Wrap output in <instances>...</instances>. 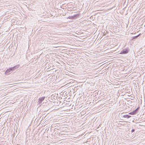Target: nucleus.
<instances>
[{
	"mask_svg": "<svg viewBox=\"0 0 145 145\" xmlns=\"http://www.w3.org/2000/svg\"><path fill=\"white\" fill-rule=\"evenodd\" d=\"M19 66H20L19 65H17L14 66L13 67H11L9 69H10V71H13V70H14L15 69H16L18 68Z\"/></svg>",
	"mask_w": 145,
	"mask_h": 145,
	"instance_id": "1",
	"label": "nucleus"
},
{
	"mask_svg": "<svg viewBox=\"0 0 145 145\" xmlns=\"http://www.w3.org/2000/svg\"><path fill=\"white\" fill-rule=\"evenodd\" d=\"M128 52V50L126 49H124L121 52V54H125L127 53Z\"/></svg>",
	"mask_w": 145,
	"mask_h": 145,
	"instance_id": "2",
	"label": "nucleus"
},
{
	"mask_svg": "<svg viewBox=\"0 0 145 145\" xmlns=\"http://www.w3.org/2000/svg\"><path fill=\"white\" fill-rule=\"evenodd\" d=\"M45 97H42L39 99L38 102L39 103H42V101H43Z\"/></svg>",
	"mask_w": 145,
	"mask_h": 145,
	"instance_id": "3",
	"label": "nucleus"
},
{
	"mask_svg": "<svg viewBox=\"0 0 145 145\" xmlns=\"http://www.w3.org/2000/svg\"><path fill=\"white\" fill-rule=\"evenodd\" d=\"M137 113V110H135L132 112H131L129 113V114L131 115H134L136 114Z\"/></svg>",
	"mask_w": 145,
	"mask_h": 145,
	"instance_id": "4",
	"label": "nucleus"
},
{
	"mask_svg": "<svg viewBox=\"0 0 145 145\" xmlns=\"http://www.w3.org/2000/svg\"><path fill=\"white\" fill-rule=\"evenodd\" d=\"M10 70V69H9L7 70L5 72V74H9L11 71Z\"/></svg>",
	"mask_w": 145,
	"mask_h": 145,
	"instance_id": "5",
	"label": "nucleus"
},
{
	"mask_svg": "<svg viewBox=\"0 0 145 145\" xmlns=\"http://www.w3.org/2000/svg\"><path fill=\"white\" fill-rule=\"evenodd\" d=\"M125 117H127L128 118H129L131 117V116H129L128 115H125L124 116Z\"/></svg>",
	"mask_w": 145,
	"mask_h": 145,
	"instance_id": "6",
	"label": "nucleus"
},
{
	"mask_svg": "<svg viewBox=\"0 0 145 145\" xmlns=\"http://www.w3.org/2000/svg\"><path fill=\"white\" fill-rule=\"evenodd\" d=\"M69 19H72L73 18V17L72 16H70L68 17Z\"/></svg>",
	"mask_w": 145,
	"mask_h": 145,
	"instance_id": "7",
	"label": "nucleus"
},
{
	"mask_svg": "<svg viewBox=\"0 0 145 145\" xmlns=\"http://www.w3.org/2000/svg\"><path fill=\"white\" fill-rule=\"evenodd\" d=\"M135 131V130L134 129H132V132H133L134 131Z\"/></svg>",
	"mask_w": 145,
	"mask_h": 145,
	"instance_id": "8",
	"label": "nucleus"
},
{
	"mask_svg": "<svg viewBox=\"0 0 145 145\" xmlns=\"http://www.w3.org/2000/svg\"><path fill=\"white\" fill-rule=\"evenodd\" d=\"M139 108H138L137 109H136L135 110H137H137Z\"/></svg>",
	"mask_w": 145,
	"mask_h": 145,
	"instance_id": "9",
	"label": "nucleus"
}]
</instances>
